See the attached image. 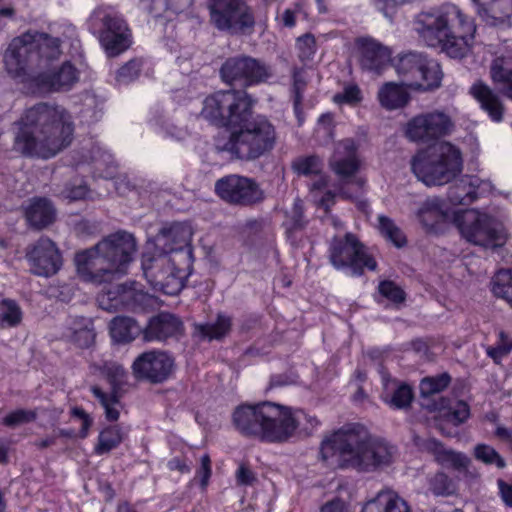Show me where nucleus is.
Here are the masks:
<instances>
[{
	"instance_id": "nucleus-31",
	"label": "nucleus",
	"mask_w": 512,
	"mask_h": 512,
	"mask_svg": "<svg viewBox=\"0 0 512 512\" xmlns=\"http://www.w3.org/2000/svg\"><path fill=\"white\" fill-rule=\"evenodd\" d=\"M476 13L486 24H502L512 17V0H473Z\"/></svg>"
},
{
	"instance_id": "nucleus-27",
	"label": "nucleus",
	"mask_w": 512,
	"mask_h": 512,
	"mask_svg": "<svg viewBox=\"0 0 512 512\" xmlns=\"http://www.w3.org/2000/svg\"><path fill=\"white\" fill-rule=\"evenodd\" d=\"M193 232L188 224L183 222H173L163 226L156 236L157 246H162L163 250L167 252H177V250H190V242Z\"/></svg>"
},
{
	"instance_id": "nucleus-7",
	"label": "nucleus",
	"mask_w": 512,
	"mask_h": 512,
	"mask_svg": "<svg viewBox=\"0 0 512 512\" xmlns=\"http://www.w3.org/2000/svg\"><path fill=\"white\" fill-rule=\"evenodd\" d=\"M246 96L248 108L238 124V129L230 133L223 149L237 159L253 161L274 149L277 144V129L263 114L249 118L253 103L248 93Z\"/></svg>"
},
{
	"instance_id": "nucleus-37",
	"label": "nucleus",
	"mask_w": 512,
	"mask_h": 512,
	"mask_svg": "<svg viewBox=\"0 0 512 512\" xmlns=\"http://www.w3.org/2000/svg\"><path fill=\"white\" fill-rule=\"evenodd\" d=\"M378 100L384 108L396 109L407 104L409 94L404 84L385 82L378 91Z\"/></svg>"
},
{
	"instance_id": "nucleus-46",
	"label": "nucleus",
	"mask_w": 512,
	"mask_h": 512,
	"mask_svg": "<svg viewBox=\"0 0 512 512\" xmlns=\"http://www.w3.org/2000/svg\"><path fill=\"white\" fill-rule=\"evenodd\" d=\"M95 338L96 333L90 321L74 327L70 335V340L78 347H90V345H93Z\"/></svg>"
},
{
	"instance_id": "nucleus-9",
	"label": "nucleus",
	"mask_w": 512,
	"mask_h": 512,
	"mask_svg": "<svg viewBox=\"0 0 512 512\" xmlns=\"http://www.w3.org/2000/svg\"><path fill=\"white\" fill-rule=\"evenodd\" d=\"M454 221L461 235L469 243L478 244L483 248H497L507 241L508 232L505 224L488 213L466 209L455 213Z\"/></svg>"
},
{
	"instance_id": "nucleus-21",
	"label": "nucleus",
	"mask_w": 512,
	"mask_h": 512,
	"mask_svg": "<svg viewBox=\"0 0 512 512\" xmlns=\"http://www.w3.org/2000/svg\"><path fill=\"white\" fill-rule=\"evenodd\" d=\"M95 18H99L102 22L100 41L108 55H119L129 47L130 32L121 17L97 12Z\"/></svg>"
},
{
	"instance_id": "nucleus-61",
	"label": "nucleus",
	"mask_w": 512,
	"mask_h": 512,
	"mask_svg": "<svg viewBox=\"0 0 512 512\" xmlns=\"http://www.w3.org/2000/svg\"><path fill=\"white\" fill-rule=\"evenodd\" d=\"M87 193L88 188L86 184H78V186H72V188H69L67 196L70 199H83V197H86Z\"/></svg>"
},
{
	"instance_id": "nucleus-30",
	"label": "nucleus",
	"mask_w": 512,
	"mask_h": 512,
	"mask_svg": "<svg viewBox=\"0 0 512 512\" xmlns=\"http://www.w3.org/2000/svg\"><path fill=\"white\" fill-rule=\"evenodd\" d=\"M449 216L448 205L437 196L427 198L416 211L417 219L426 229H435L439 223L446 222Z\"/></svg>"
},
{
	"instance_id": "nucleus-62",
	"label": "nucleus",
	"mask_w": 512,
	"mask_h": 512,
	"mask_svg": "<svg viewBox=\"0 0 512 512\" xmlns=\"http://www.w3.org/2000/svg\"><path fill=\"white\" fill-rule=\"evenodd\" d=\"M336 201V194L332 190H327L318 200V204L323 206L325 210H329Z\"/></svg>"
},
{
	"instance_id": "nucleus-28",
	"label": "nucleus",
	"mask_w": 512,
	"mask_h": 512,
	"mask_svg": "<svg viewBox=\"0 0 512 512\" xmlns=\"http://www.w3.org/2000/svg\"><path fill=\"white\" fill-rule=\"evenodd\" d=\"M420 448L431 453L435 461L443 465V467L465 470L471 461L463 452H457V450H453V448H446L441 441H437V439H433V437L424 439L420 443Z\"/></svg>"
},
{
	"instance_id": "nucleus-15",
	"label": "nucleus",
	"mask_w": 512,
	"mask_h": 512,
	"mask_svg": "<svg viewBox=\"0 0 512 512\" xmlns=\"http://www.w3.org/2000/svg\"><path fill=\"white\" fill-rule=\"evenodd\" d=\"M329 259L336 269L348 267L352 275H362L365 267L376 269L377 266L376 260L368 253L364 243L351 232L344 236H335L331 240Z\"/></svg>"
},
{
	"instance_id": "nucleus-29",
	"label": "nucleus",
	"mask_w": 512,
	"mask_h": 512,
	"mask_svg": "<svg viewBox=\"0 0 512 512\" xmlns=\"http://www.w3.org/2000/svg\"><path fill=\"white\" fill-rule=\"evenodd\" d=\"M25 220L33 229H44L55 222L57 211L47 198H32L24 206Z\"/></svg>"
},
{
	"instance_id": "nucleus-35",
	"label": "nucleus",
	"mask_w": 512,
	"mask_h": 512,
	"mask_svg": "<svg viewBox=\"0 0 512 512\" xmlns=\"http://www.w3.org/2000/svg\"><path fill=\"white\" fill-rule=\"evenodd\" d=\"M292 168L296 174L302 176H318V180L312 185V189H321L328 184L327 177L322 175L324 162L317 154H309L308 156H298L292 162Z\"/></svg>"
},
{
	"instance_id": "nucleus-22",
	"label": "nucleus",
	"mask_w": 512,
	"mask_h": 512,
	"mask_svg": "<svg viewBox=\"0 0 512 512\" xmlns=\"http://www.w3.org/2000/svg\"><path fill=\"white\" fill-rule=\"evenodd\" d=\"M102 372L105 373L112 385V393L108 395V393L103 392L99 386H92L91 391L104 408L106 418L109 419V421H117L120 415L117 390L124 383L126 371L123 365H119V363H105L102 367Z\"/></svg>"
},
{
	"instance_id": "nucleus-64",
	"label": "nucleus",
	"mask_w": 512,
	"mask_h": 512,
	"mask_svg": "<svg viewBox=\"0 0 512 512\" xmlns=\"http://www.w3.org/2000/svg\"><path fill=\"white\" fill-rule=\"evenodd\" d=\"M495 433L503 440H510L512 442V431L507 430V428H503V426H498L495 430Z\"/></svg>"
},
{
	"instance_id": "nucleus-5",
	"label": "nucleus",
	"mask_w": 512,
	"mask_h": 512,
	"mask_svg": "<svg viewBox=\"0 0 512 512\" xmlns=\"http://www.w3.org/2000/svg\"><path fill=\"white\" fill-rule=\"evenodd\" d=\"M416 31L429 47H438L452 58H463L472 49L476 25L454 4H445L416 19Z\"/></svg>"
},
{
	"instance_id": "nucleus-34",
	"label": "nucleus",
	"mask_w": 512,
	"mask_h": 512,
	"mask_svg": "<svg viewBox=\"0 0 512 512\" xmlns=\"http://www.w3.org/2000/svg\"><path fill=\"white\" fill-rule=\"evenodd\" d=\"M471 92L494 121H502L504 105L492 88H489L484 82H475L471 87Z\"/></svg>"
},
{
	"instance_id": "nucleus-42",
	"label": "nucleus",
	"mask_w": 512,
	"mask_h": 512,
	"mask_svg": "<svg viewBox=\"0 0 512 512\" xmlns=\"http://www.w3.org/2000/svg\"><path fill=\"white\" fill-rule=\"evenodd\" d=\"M377 226L380 233L396 246H404V244L407 243L403 230L399 228L398 224H396L391 217H387V215H379Z\"/></svg>"
},
{
	"instance_id": "nucleus-39",
	"label": "nucleus",
	"mask_w": 512,
	"mask_h": 512,
	"mask_svg": "<svg viewBox=\"0 0 512 512\" xmlns=\"http://www.w3.org/2000/svg\"><path fill=\"white\" fill-rule=\"evenodd\" d=\"M127 434L128 431L124 430L123 426H118V424L104 428L98 435V441L94 447L95 453H98V455L109 453L111 449L117 448L125 440Z\"/></svg>"
},
{
	"instance_id": "nucleus-17",
	"label": "nucleus",
	"mask_w": 512,
	"mask_h": 512,
	"mask_svg": "<svg viewBox=\"0 0 512 512\" xmlns=\"http://www.w3.org/2000/svg\"><path fill=\"white\" fill-rule=\"evenodd\" d=\"M161 250L159 255H142L143 273L156 290H162L165 294H177L183 288L181 272L163 247Z\"/></svg>"
},
{
	"instance_id": "nucleus-44",
	"label": "nucleus",
	"mask_w": 512,
	"mask_h": 512,
	"mask_svg": "<svg viewBox=\"0 0 512 512\" xmlns=\"http://www.w3.org/2000/svg\"><path fill=\"white\" fill-rule=\"evenodd\" d=\"M292 78H293V85H292V93H293V105L295 113L298 117V120L301 121L302 119V102L304 99V90L307 85L304 72L301 69H295L292 70Z\"/></svg>"
},
{
	"instance_id": "nucleus-53",
	"label": "nucleus",
	"mask_w": 512,
	"mask_h": 512,
	"mask_svg": "<svg viewBox=\"0 0 512 512\" xmlns=\"http://www.w3.org/2000/svg\"><path fill=\"white\" fill-rule=\"evenodd\" d=\"M378 291L382 296L385 298L390 299L391 301H394L395 303H401V301H404L405 299V293L395 281H380V284L378 285Z\"/></svg>"
},
{
	"instance_id": "nucleus-10",
	"label": "nucleus",
	"mask_w": 512,
	"mask_h": 512,
	"mask_svg": "<svg viewBox=\"0 0 512 512\" xmlns=\"http://www.w3.org/2000/svg\"><path fill=\"white\" fill-rule=\"evenodd\" d=\"M357 149L354 139H343L336 144L335 151L329 160L330 168L340 179L338 192L345 199H355L366 184L363 177H356V173L361 168Z\"/></svg>"
},
{
	"instance_id": "nucleus-24",
	"label": "nucleus",
	"mask_w": 512,
	"mask_h": 512,
	"mask_svg": "<svg viewBox=\"0 0 512 512\" xmlns=\"http://www.w3.org/2000/svg\"><path fill=\"white\" fill-rule=\"evenodd\" d=\"M492 187L491 181H483L477 175H463L449 186L447 197L453 205H470L480 195L491 191Z\"/></svg>"
},
{
	"instance_id": "nucleus-52",
	"label": "nucleus",
	"mask_w": 512,
	"mask_h": 512,
	"mask_svg": "<svg viewBox=\"0 0 512 512\" xmlns=\"http://www.w3.org/2000/svg\"><path fill=\"white\" fill-rule=\"evenodd\" d=\"M475 455L485 463H494L497 467H505L506 463L501 454L489 445H477Z\"/></svg>"
},
{
	"instance_id": "nucleus-20",
	"label": "nucleus",
	"mask_w": 512,
	"mask_h": 512,
	"mask_svg": "<svg viewBox=\"0 0 512 512\" xmlns=\"http://www.w3.org/2000/svg\"><path fill=\"white\" fill-rule=\"evenodd\" d=\"M174 365L171 355L160 350H151L136 357L132 363V372L139 379L160 383L173 372Z\"/></svg>"
},
{
	"instance_id": "nucleus-32",
	"label": "nucleus",
	"mask_w": 512,
	"mask_h": 512,
	"mask_svg": "<svg viewBox=\"0 0 512 512\" xmlns=\"http://www.w3.org/2000/svg\"><path fill=\"white\" fill-rule=\"evenodd\" d=\"M382 398L392 408H407L410 406L414 392L409 384H402L391 378L389 374H383Z\"/></svg>"
},
{
	"instance_id": "nucleus-51",
	"label": "nucleus",
	"mask_w": 512,
	"mask_h": 512,
	"mask_svg": "<svg viewBox=\"0 0 512 512\" xmlns=\"http://www.w3.org/2000/svg\"><path fill=\"white\" fill-rule=\"evenodd\" d=\"M37 415V410L17 409L9 412V414H7L2 419V422L8 427H15V425H21V423H29V421H34Z\"/></svg>"
},
{
	"instance_id": "nucleus-8",
	"label": "nucleus",
	"mask_w": 512,
	"mask_h": 512,
	"mask_svg": "<svg viewBox=\"0 0 512 512\" xmlns=\"http://www.w3.org/2000/svg\"><path fill=\"white\" fill-rule=\"evenodd\" d=\"M411 166L418 180L424 184H447L464 168L462 150L449 141H440L426 150H420L412 158Z\"/></svg>"
},
{
	"instance_id": "nucleus-38",
	"label": "nucleus",
	"mask_w": 512,
	"mask_h": 512,
	"mask_svg": "<svg viewBox=\"0 0 512 512\" xmlns=\"http://www.w3.org/2000/svg\"><path fill=\"white\" fill-rule=\"evenodd\" d=\"M491 77L497 90L509 98L508 86L512 77V55H500L492 61Z\"/></svg>"
},
{
	"instance_id": "nucleus-57",
	"label": "nucleus",
	"mask_w": 512,
	"mask_h": 512,
	"mask_svg": "<svg viewBox=\"0 0 512 512\" xmlns=\"http://www.w3.org/2000/svg\"><path fill=\"white\" fill-rule=\"evenodd\" d=\"M257 477L247 464H240L236 471V482L240 486H247V484H254Z\"/></svg>"
},
{
	"instance_id": "nucleus-25",
	"label": "nucleus",
	"mask_w": 512,
	"mask_h": 512,
	"mask_svg": "<svg viewBox=\"0 0 512 512\" xmlns=\"http://www.w3.org/2000/svg\"><path fill=\"white\" fill-rule=\"evenodd\" d=\"M184 323L175 314L160 312L148 320L143 329V338L146 341H164L168 337H177L183 334Z\"/></svg>"
},
{
	"instance_id": "nucleus-3",
	"label": "nucleus",
	"mask_w": 512,
	"mask_h": 512,
	"mask_svg": "<svg viewBox=\"0 0 512 512\" xmlns=\"http://www.w3.org/2000/svg\"><path fill=\"white\" fill-rule=\"evenodd\" d=\"M232 423L240 434L264 442H287L296 431L312 434L321 425L315 414L273 401L238 405L232 412Z\"/></svg>"
},
{
	"instance_id": "nucleus-18",
	"label": "nucleus",
	"mask_w": 512,
	"mask_h": 512,
	"mask_svg": "<svg viewBox=\"0 0 512 512\" xmlns=\"http://www.w3.org/2000/svg\"><path fill=\"white\" fill-rule=\"evenodd\" d=\"M215 190L221 199L233 205H253L264 199L259 184L243 175H226L218 179Z\"/></svg>"
},
{
	"instance_id": "nucleus-1",
	"label": "nucleus",
	"mask_w": 512,
	"mask_h": 512,
	"mask_svg": "<svg viewBox=\"0 0 512 512\" xmlns=\"http://www.w3.org/2000/svg\"><path fill=\"white\" fill-rule=\"evenodd\" d=\"M60 55V38L38 31H27L9 43L4 54V65L12 77L33 75L38 87L44 91H64L77 83L79 70L70 61L51 70L52 60Z\"/></svg>"
},
{
	"instance_id": "nucleus-23",
	"label": "nucleus",
	"mask_w": 512,
	"mask_h": 512,
	"mask_svg": "<svg viewBox=\"0 0 512 512\" xmlns=\"http://www.w3.org/2000/svg\"><path fill=\"white\" fill-rule=\"evenodd\" d=\"M358 47V61L363 70L381 73L390 64L392 52L375 38L363 36L356 41Z\"/></svg>"
},
{
	"instance_id": "nucleus-50",
	"label": "nucleus",
	"mask_w": 512,
	"mask_h": 512,
	"mask_svg": "<svg viewBox=\"0 0 512 512\" xmlns=\"http://www.w3.org/2000/svg\"><path fill=\"white\" fill-rule=\"evenodd\" d=\"M298 56L301 60H311L317 51L314 34H303L296 40Z\"/></svg>"
},
{
	"instance_id": "nucleus-40",
	"label": "nucleus",
	"mask_w": 512,
	"mask_h": 512,
	"mask_svg": "<svg viewBox=\"0 0 512 512\" xmlns=\"http://www.w3.org/2000/svg\"><path fill=\"white\" fill-rule=\"evenodd\" d=\"M232 319L224 314H219L214 323H201L196 325V329L204 337L208 339H221L227 336L232 328Z\"/></svg>"
},
{
	"instance_id": "nucleus-43",
	"label": "nucleus",
	"mask_w": 512,
	"mask_h": 512,
	"mask_svg": "<svg viewBox=\"0 0 512 512\" xmlns=\"http://www.w3.org/2000/svg\"><path fill=\"white\" fill-rule=\"evenodd\" d=\"M492 291L496 296L505 298L512 306V268L499 270L492 279Z\"/></svg>"
},
{
	"instance_id": "nucleus-45",
	"label": "nucleus",
	"mask_w": 512,
	"mask_h": 512,
	"mask_svg": "<svg viewBox=\"0 0 512 512\" xmlns=\"http://www.w3.org/2000/svg\"><path fill=\"white\" fill-rule=\"evenodd\" d=\"M451 376L448 372L437 374L436 376H426L420 383V394L422 396H431L434 393H441L448 387Z\"/></svg>"
},
{
	"instance_id": "nucleus-41",
	"label": "nucleus",
	"mask_w": 512,
	"mask_h": 512,
	"mask_svg": "<svg viewBox=\"0 0 512 512\" xmlns=\"http://www.w3.org/2000/svg\"><path fill=\"white\" fill-rule=\"evenodd\" d=\"M23 318V312L16 300L3 298L0 301V328L18 326Z\"/></svg>"
},
{
	"instance_id": "nucleus-56",
	"label": "nucleus",
	"mask_w": 512,
	"mask_h": 512,
	"mask_svg": "<svg viewBox=\"0 0 512 512\" xmlns=\"http://www.w3.org/2000/svg\"><path fill=\"white\" fill-rule=\"evenodd\" d=\"M198 476H200V485L202 487L208 486L210 475L212 474L211 458L209 454H203L200 457V467L197 470Z\"/></svg>"
},
{
	"instance_id": "nucleus-12",
	"label": "nucleus",
	"mask_w": 512,
	"mask_h": 512,
	"mask_svg": "<svg viewBox=\"0 0 512 512\" xmlns=\"http://www.w3.org/2000/svg\"><path fill=\"white\" fill-rule=\"evenodd\" d=\"M248 108L246 91H216L204 99L200 115L215 125H236L239 129Z\"/></svg>"
},
{
	"instance_id": "nucleus-48",
	"label": "nucleus",
	"mask_w": 512,
	"mask_h": 512,
	"mask_svg": "<svg viewBox=\"0 0 512 512\" xmlns=\"http://www.w3.org/2000/svg\"><path fill=\"white\" fill-rule=\"evenodd\" d=\"M471 413V409L468 403L465 401H455L446 410L443 411V415L451 421L454 425H460L468 419Z\"/></svg>"
},
{
	"instance_id": "nucleus-63",
	"label": "nucleus",
	"mask_w": 512,
	"mask_h": 512,
	"mask_svg": "<svg viewBox=\"0 0 512 512\" xmlns=\"http://www.w3.org/2000/svg\"><path fill=\"white\" fill-rule=\"evenodd\" d=\"M169 469H178L180 472H189L190 468L186 462L180 460V458H173L168 462Z\"/></svg>"
},
{
	"instance_id": "nucleus-4",
	"label": "nucleus",
	"mask_w": 512,
	"mask_h": 512,
	"mask_svg": "<svg viewBox=\"0 0 512 512\" xmlns=\"http://www.w3.org/2000/svg\"><path fill=\"white\" fill-rule=\"evenodd\" d=\"M395 452L393 445L371 435L363 424H345L325 435L320 443V455L324 461L336 455L340 467L364 472L391 465Z\"/></svg>"
},
{
	"instance_id": "nucleus-19",
	"label": "nucleus",
	"mask_w": 512,
	"mask_h": 512,
	"mask_svg": "<svg viewBox=\"0 0 512 512\" xmlns=\"http://www.w3.org/2000/svg\"><path fill=\"white\" fill-rule=\"evenodd\" d=\"M25 258L30 265V271L40 277H51L58 273L63 258L57 243L48 236H41L36 242L26 247Z\"/></svg>"
},
{
	"instance_id": "nucleus-49",
	"label": "nucleus",
	"mask_w": 512,
	"mask_h": 512,
	"mask_svg": "<svg viewBox=\"0 0 512 512\" xmlns=\"http://www.w3.org/2000/svg\"><path fill=\"white\" fill-rule=\"evenodd\" d=\"M512 351V338L506 335L504 331H500L498 334L497 342L494 346H488L486 348L487 355H490L495 362H499L503 356L508 355Z\"/></svg>"
},
{
	"instance_id": "nucleus-60",
	"label": "nucleus",
	"mask_w": 512,
	"mask_h": 512,
	"mask_svg": "<svg viewBox=\"0 0 512 512\" xmlns=\"http://www.w3.org/2000/svg\"><path fill=\"white\" fill-rule=\"evenodd\" d=\"M320 512H349L343 500H330L320 508Z\"/></svg>"
},
{
	"instance_id": "nucleus-26",
	"label": "nucleus",
	"mask_w": 512,
	"mask_h": 512,
	"mask_svg": "<svg viewBox=\"0 0 512 512\" xmlns=\"http://www.w3.org/2000/svg\"><path fill=\"white\" fill-rule=\"evenodd\" d=\"M143 293L139 291L136 283H118L110 285L98 296L99 305L103 309H118L121 305L131 307L143 299Z\"/></svg>"
},
{
	"instance_id": "nucleus-33",
	"label": "nucleus",
	"mask_w": 512,
	"mask_h": 512,
	"mask_svg": "<svg viewBox=\"0 0 512 512\" xmlns=\"http://www.w3.org/2000/svg\"><path fill=\"white\" fill-rule=\"evenodd\" d=\"M361 512H411V507L395 490H380Z\"/></svg>"
},
{
	"instance_id": "nucleus-13",
	"label": "nucleus",
	"mask_w": 512,
	"mask_h": 512,
	"mask_svg": "<svg viewBox=\"0 0 512 512\" xmlns=\"http://www.w3.org/2000/svg\"><path fill=\"white\" fill-rule=\"evenodd\" d=\"M220 75L230 85L251 87L268 83L275 71L267 61L252 57V55H234L228 57L220 67Z\"/></svg>"
},
{
	"instance_id": "nucleus-2",
	"label": "nucleus",
	"mask_w": 512,
	"mask_h": 512,
	"mask_svg": "<svg viewBox=\"0 0 512 512\" xmlns=\"http://www.w3.org/2000/svg\"><path fill=\"white\" fill-rule=\"evenodd\" d=\"M14 127L15 151L25 157L50 159L73 142L75 121L62 105L36 103L22 111Z\"/></svg>"
},
{
	"instance_id": "nucleus-58",
	"label": "nucleus",
	"mask_w": 512,
	"mask_h": 512,
	"mask_svg": "<svg viewBox=\"0 0 512 512\" xmlns=\"http://www.w3.org/2000/svg\"><path fill=\"white\" fill-rule=\"evenodd\" d=\"M72 415H75V417H79L82 421L81 430L79 431V435L82 438H85L89 432V428L91 427L93 423V418H91L90 414L86 412V410L81 409V407H74V409L71 410Z\"/></svg>"
},
{
	"instance_id": "nucleus-11",
	"label": "nucleus",
	"mask_w": 512,
	"mask_h": 512,
	"mask_svg": "<svg viewBox=\"0 0 512 512\" xmlns=\"http://www.w3.org/2000/svg\"><path fill=\"white\" fill-rule=\"evenodd\" d=\"M210 22L218 29L230 34H250L256 18L253 8L246 0H208Z\"/></svg>"
},
{
	"instance_id": "nucleus-59",
	"label": "nucleus",
	"mask_w": 512,
	"mask_h": 512,
	"mask_svg": "<svg viewBox=\"0 0 512 512\" xmlns=\"http://www.w3.org/2000/svg\"><path fill=\"white\" fill-rule=\"evenodd\" d=\"M500 495L508 507H512V483H506L503 479L498 480Z\"/></svg>"
},
{
	"instance_id": "nucleus-55",
	"label": "nucleus",
	"mask_w": 512,
	"mask_h": 512,
	"mask_svg": "<svg viewBox=\"0 0 512 512\" xmlns=\"http://www.w3.org/2000/svg\"><path fill=\"white\" fill-rule=\"evenodd\" d=\"M362 98L361 90L358 86H346L340 93H335L333 99L335 102H347L348 104H356Z\"/></svg>"
},
{
	"instance_id": "nucleus-6",
	"label": "nucleus",
	"mask_w": 512,
	"mask_h": 512,
	"mask_svg": "<svg viewBox=\"0 0 512 512\" xmlns=\"http://www.w3.org/2000/svg\"><path fill=\"white\" fill-rule=\"evenodd\" d=\"M136 249V238L130 232L119 230L109 234L93 247L76 253L77 273L84 281H105L111 273L126 271Z\"/></svg>"
},
{
	"instance_id": "nucleus-36",
	"label": "nucleus",
	"mask_w": 512,
	"mask_h": 512,
	"mask_svg": "<svg viewBox=\"0 0 512 512\" xmlns=\"http://www.w3.org/2000/svg\"><path fill=\"white\" fill-rule=\"evenodd\" d=\"M109 329L112 339L120 343L133 341V339L140 336V334L143 336L144 330L136 319L128 318V316H117L113 318L109 323Z\"/></svg>"
},
{
	"instance_id": "nucleus-14",
	"label": "nucleus",
	"mask_w": 512,
	"mask_h": 512,
	"mask_svg": "<svg viewBox=\"0 0 512 512\" xmlns=\"http://www.w3.org/2000/svg\"><path fill=\"white\" fill-rule=\"evenodd\" d=\"M395 68L405 80L404 87L408 85L415 89H434L441 85L443 71L439 63L418 52L399 55Z\"/></svg>"
},
{
	"instance_id": "nucleus-16",
	"label": "nucleus",
	"mask_w": 512,
	"mask_h": 512,
	"mask_svg": "<svg viewBox=\"0 0 512 512\" xmlns=\"http://www.w3.org/2000/svg\"><path fill=\"white\" fill-rule=\"evenodd\" d=\"M455 128L451 114L441 108L416 114L405 124V136L412 142L430 144L439 138L451 134Z\"/></svg>"
},
{
	"instance_id": "nucleus-47",
	"label": "nucleus",
	"mask_w": 512,
	"mask_h": 512,
	"mask_svg": "<svg viewBox=\"0 0 512 512\" xmlns=\"http://www.w3.org/2000/svg\"><path fill=\"white\" fill-rule=\"evenodd\" d=\"M457 489L456 483H454L451 477H448L443 471L435 473L430 478V490L435 495H452Z\"/></svg>"
},
{
	"instance_id": "nucleus-54",
	"label": "nucleus",
	"mask_w": 512,
	"mask_h": 512,
	"mask_svg": "<svg viewBox=\"0 0 512 512\" xmlns=\"http://www.w3.org/2000/svg\"><path fill=\"white\" fill-rule=\"evenodd\" d=\"M141 71V65L139 61L136 59H132V61H128L125 65L120 67L116 72V80L118 83H130L133 79L138 77Z\"/></svg>"
}]
</instances>
